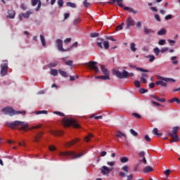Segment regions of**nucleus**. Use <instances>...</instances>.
Wrapping results in <instances>:
<instances>
[{
	"label": "nucleus",
	"instance_id": "14",
	"mask_svg": "<svg viewBox=\"0 0 180 180\" xmlns=\"http://www.w3.org/2000/svg\"><path fill=\"white\" fill-rule=\"evenodd\" d=\"M37 4L38 6L36 8L37 12H38L41 8V0H32V5L33 7H35Z\"/></svg>",
	"mask_w": 180,
	"mask_h": 180
},
{
	"label": "nucleus",
	"instance_id": "12",
	"mask_svg": "<svg viewBox=\"0 0 180 180\" xmlns=\"http://www.w3.org/2000/svg\"><path fill=\"white\" fill-rule=\"evenodd\" d=\"M1 75L2 77H5L7 74H8V64L5 63V64H1Z\"/></svg>",
	"mask_w": 180,
	"mask_h": 180
},
{
	"label": "nucleus",
	"instance_id": "64",
	"mask_svg": "<svg viewBox=\"0 0 180 180\" xmlns=\"http://www.w3.org/2000/svg\"><path fill=\"white\" fill-rule=\"evenodd\" d=\"M20 8H21V9L23 10V11H26V10H27V6H25V4H21Z\"/></svg>",
	"mask_w": 180,
	"mask_h": 180
},
{
	"label": "nucleus",
	"instance_id": "53",
	"mask_svg": "<svg viewBox=\"0 0 180 180\" xmlns=\"http://www.w3.org/2000/svg\"><path fill=\"white\" fill-rule=\"evenodd\" d=\"M124 25V22L121 23V25H118V26H117V28H116V30H117V31H120V30H122V28H123Z\"/></svg>",
	"mask_w": 180,
	"mask_h": 180
},
{
	"label": "nucleus",
	"instance_id": "22",
	"mask_svg": "<svg viewBox=\"0 0 180 180\" xmlns=\"http://www.w3.org/2000/svg\"><path fill=\"white\" fill-rule=\"evenodd\" d=\"M153 171V168L151 166H146L143 167V173L148 174Z\"/></svg>",
	"mask_w": 180,
	"mask_h": 180
},
{
	"label": "nucleus",
	"instance_id": "25",
	"mask_svg": "<svg viewBox=\"0 0 180 180\" xmlns=\"http://www.w3.org/2000/svg\"><path fill=\"white\" fill-rule=\"evenodd\" d=\"M79 141V139H75V140H72V141H70V142H68V143H66V146H67V147H70V146H72L76 144Z\"/></svg>",
	"mask_w": 180,
	"mask_h": 180
},
{
	"label": "nucleus",
	"instance_id": "47",
	"mask_svg": "<svg viewBox=\"0 0 180 180\" xmlns=\"http://www.w3.org/2000/svg\"><path fill=\"white\" fill-rule=\"evenodd\" d=\"M170 174H171V169H167L165 170V175H166V178L168 179Z\"/></svg>",
	"mask_w": 180,
	"mask_h": 180
},
{
	"label": "nucleus",
	"instance_id": "48",
	"mask_svg": "<svg viewBox=\"0 0 180 180\" xmlns=\"http://www.w3.org/2000/svg\"><path fill=\"white\" fill-rule=\"evenodd\" d=\"M129 132H131V134H132L134 136H138V133L133 129H129Z\"/></svg>",
	"mask_w": 180,
	"mask_h": 180
},
{
	"label": "nucleus",
	"instance_id": "44",
	"mask_svg": "<svg viewBox=\"0 0 180 180\" xmlns=\"http://www.w3.org/2000/svg\"><path fill=\"white\" fill-rule=\"evenodd\" d=\"M41 127V124H38L29 128V130L38 129Z\"/></svg>",
	"mask_w": 180,
	"mask_h": 180
},
{
	"label": "nucleus",
	"instance_id": "62",
	"mask_svg": "<svg viewBox=\"0 0 180 180\" xmlns=\"http://www.w3.org/2000/svg\"><path fill=\"white\" fill-rule=\"evenodd\" d=\"M145 141H146L148 143L151 141V139L148 134L145 135Z\"/></svg>",
	"mask_w": 180,
	"mask_h": 180
},
{
	"label": "nucleus",
	"instance_id": "16",
	"mask_svg": "<svg viewBox=\"0 0 180 180\" xmlns=\"http://www.w3.org/2000/svg\"><path fill=\"white\" fill-rule=\"evenodd\" d=\"M44 135V132L43 131H40L39 133L37 134V135L34 136V140L33 141V142L34 143H39L40 141V139H41V137Z\"/></svg>",
	"mask_w": 180,
	"mask_h": 180
},
{
	"label": "nucleus",
	"instance_id": "11",
	"mask_svg": "<svg viewBox=\"0 0 180 180\" xmlns=\"http://www.w3.org/2000/svg\"><path fill=\"white\" fill-rule=\"evenodd\" d=\"M127 27H125V30H128L131 27H134L136 25L135 20L131 17H128L126 21Z\"/></svg>",
	"mask_w": 180,
	"mask_h": 180
},
{
	"label": "nucleus",
	"instance_id": "40",
	"mask_svg": "<svg viewBox=\"0 0 180 180\" xmlns=\"http://www.w3.org/2000/svg\"><path fill=\"white\" fill-rule=\"evenodd\" d=\"M93 137L94 135L92 134H89L88 136L85 137L86 142H89Z\"/></svg>",
	"mask_w": 180,
	"mask_h": 180
},
{
	"label": "nucleus",
	"instance_id": "4",
	"mask_svg": "<svg viewBox=\"0 0 180 180\" xmlns=\"http://www.w3.org/2000/svg\"><path fill=\"white\" fill-rule=\"evenodd\" d=\"M84 155V153H83L76 154L75 151H65L60 153V156L70 157L72 160L79 158L82 157Z\"/></svg>",
	"mask_w": 180,
	"mask_h": 180
},
{
	"label": "nucleus",
	"instance_id": "30",
	"mask_svg": "<svg viewBox=\"0 0 180 180\" xmlns=\"http://www.w3.org/2000/svg\"><path fill=\"white\" fill-rule=\"evenodd\" d=\"M80 23H81V18L80 17H77L73 21V24L75 26L77 25H79Z\"/></svg>",
	"mask_w": 180,
	"mask_h": 180
},
{
	"label": "nucleus",
	"instance_id": "37",
	"mask_svg": "<svg viewBox=\"0 0 180 180\" xmlns=\"http://www.w3.org/2000/svg\"><path fill=\"white\" fill-rule=\"evenodd\" d=\"M40 39H41L42 46H46V40H45L44 37L42 34H41V36H40Z\"/></svg>",
	"mask_w": 180,
	"mask_h": 180
},
{
	"label": "nucleus",
	"instance_id": "27",
	"mask_svg": "<svg viewBox=\"0 0 180 180\" xmlns=\"http://www.w3.org/2000/svg\"><path fill=\"white\" fill-rule=\"evenodd\" d=\"M152 133H153V134L158 137H160L162 135V133H158V128H153V130H152Z\"/></svg>",
	"mask_w": 180,
	"mask_h": 180
},
{
	"label": "nucleus",
	"instance_id": "51",
	"mask_svg": "<svg viewBox=\"0 0 180 180\" xmlns=\"http://www.w3.org/2000/svg\"><path fill=\"white\" fill-rule=\"evenodd\" d=\"M165 43H166L165 39H160L159 40V42H158V44H159V46H164Z\"/></svg>",
	"mask_w": 180,
	"mask_h": 180
},
{
	"label": "nucleus",
	"instance_id": "9",
	"mask_svg": "<svg viewBox=\"0 0 180 180\" xmlns=\"http://www.w3.org/2000/svg\"><path fill=\"white\" fill-rule=\"evenodd\" d=\"M63 40L60 39H56V44H57V48L58 50L60 52H68L70 51L71 50V48H68L67 49H63Z\"/></svg>",
	"mask_w": 180,
	"mask_h": 180
},
{
	"label": "nucleus",
	"instance_id": "45",
	"mask_svg": "<svg viewBox=\"0 0 180 180\" xmlns=\"http://www.w3.org/2000/svg\"><path fill=\"white\" fill-rule=\"evenodd\" d=\"M153 52L155 53V54H156V56H159L160 50L159 49L158 47H156L155 49H153Z\"/></svg>",
	"mask_w": 180,
	"mask_h": 180
},
{
	"label": "nucleus",
	"instance_id": "63",
	"mask_svg": "<svg viewBox=\"0 0 180 180\" xmlns=\"http://www.w3.org/2000/svg\"><path fill=\"white\" fill-rule=\"evenodd\" d=\"M72 41V38H67L66 39H65L64 42L65 44H68L71 42Z\"/></svg>",
	"mask_w": 180,
	"mask_h": 180
},
{
	"label": "nucleus",
	"instance_id": "46",
	"mask_svg": "<svg viewBox=\"0 0 180 180\" xmlns=\"http://www.w3.org/2000/svg\"><path fill=\"white\" fill-rule=\"evenodd\" d=\"M148 91V90L146 89H143V88L139 89V93L141 94H144L147 93Z\"/></svg>",
	"mask_w": 180,
	"mask_h": 180
},
{
	"label": "nucleus",
	"instance_id": "58",
	"mask_svg": "<svg viewBox=\"0 0 180 180\" xmlns=\"http://www.w3.org/2000/svg\"><path fill=\"white\" fill-rule=\"evenodd\" d=\"M132 115L134 117H135L136 119H141V116L140 114L137 113V112H134L132 113Z\"/></svg>",
	"mask_w": 180,
	"mask_h": 180
},
{
	"label": "nucleus",
	"instance_id": "21",
	"mask_svg": "<svg viewBox=\"0 0 180 180\" xmlns=\"http://www.w3.org/2000/svg\"><path fill=\"white\" fill-rule=\"evenodd\" d=\"M150 97L152 98L155 99L156 101H158L160 103H165V101H166L165 98H160L155 95H152V96H150Z\"/></svg>",
	"mask_w": 180,
	"mask_h": 180
},
{
	"label": "nucleus",
	"instance_id": "57",
	"mask_svg": "<svg viewBox=\"0 0 180 180\" xmlns=\"http://www.w3.org/2000/svg\"><path fill=\"white\" fill-rule=\"evenodd\" d=\"M105 39L107 40H110V41H114V42L116 41V39H115L112 36H107V37H105Z\"/></svg>",
	"mask_w": 180,
	"mask_h": 180
},
{
	"label": "nucleus",
	"instance_id": "55",
	"mask_svg": "<svg viewBox=\"0 0 180 180\" xmlns=\"http://www.w3.org/2000/svg\"><path fill=\"white\" fill-rule=\"evenodd\" d=\"M115 161H108V162H107V165H108V166H110V167H114L115 166Z\"/></svg>",
	"mask_w": 180,
	"mask_h": 180
},
{
	"label": "nucleus",
	"instance_id": "7",
	"mask_svg": "<svg viewBox=\"0 0 180 180\" xmlns=\"http://www.w3.org/2000/svg\"><path fill=\"white\" fill-rule=\"evenodd\" d=\"M2 112L5 113V115H9L11 117L13 116V115H20V114H22V113H26L25 111H15L14 109H13V108L11 107H6L2 109Z\"/></svg>",
	"mask_w": 180,
	"mask_h": 180
},
{
	"label": "nucleus",
	"instance_id": "35",
	"mask_svg": "<svg viewBox=\"0 0 180 180\" xmlns=\"http://www.w3.org/2000/svg\"><path fill=\"white\" fill-rule=\"evenodd\" d=\"M98 40L101 41V42L98 41L97 42V46H98L99 49H103V46L102 45L103 42L104 41L103 39H98Z\"/></svg>",
	"mask_w": 180,
	"mask_h": 180
},
{
	"label": "nucleus",
	"instance_id": "56",
	"mask_svg": "<svg viewBox=\"0 0 180 180\" xmlns=\"http://www.w3.org/2000/svg\"><path fill=\"white\" fill-rule=\"evenodd\" d=\"M136 70L138 71H141L142 72H148V70H146V69H143V68H136Z\"/></svg>",
	"mask_w": 180,
	"mask_h": 180
},
{
	"label": "nucleus",
	"instance_id": "38",
	"mask_svg": "<svg viewBox=\"0 0 180 180\" xmlns=\"http://www.w3.org/2000/svg\"><path fill=\"white\" fill-rule=\"evenodd\" d=\"M136 50V44L134 43H131V51L135 53Z\"/></svg>",
	"mask_w": 180,
	"mask_h": 180
},
{
	"label": "nucleus",
	"instance_id": "28",
	"mask_svg": "<svg viewBox=\"0 0 180 180\" xmlns=\"http://www.w3.org/2000/svg\"><path fill=\"white\" fill-rule=\"evenodd\" d=\"M169 103H176L177 104H180V100L177 97H174L173 98L169 100Z\"/></svg>",
	"mask_w": 180,
	"mask_h": 180
},
{
	"label": "nucleus",
	"instance_id": "18",
	"mask_svg": "<svg viewBox=\"0 0 180 180\" xmlns=\"http://www.w3.org/2000/svg\"><path fill=\"white\" fill-rule=\"evenodd\" d=\"M50 133L53 136H62L63 135V131L62 130H51Z\"/></svg>",
	"mask_w": 180,
	"mask_h": 180
},
{
	"label": "nucleus",
	"instance_id": "1",
	"mask_svg": "<svg viewBox=\"0 0 180 180\" xmlns=\"http://www.w3.org/2000/svg\"><path fill=\"white\" fill-rule=\"evenodd\" d=\"M6 126L12 129H16L19 127V131H26L29 127L28 123L18 120L12 122H6Z\"/></svg>",
	"mask_w": 180,
	"mask_h": 180
},
{
	"label": "nucleus",
	"instance_id": "49",
	"mask_svg": "<svg viewBox=\"0 0 180 180\" xmlns=\"http://www.w3.org/2000/svg\"><path fill=\"white\" fill-rule=\"evenodd\" d=\"M47 113H48L47 110H39V111H37L36 112L37 115H41V114L47 115Z\"/></svg>",
	"mask_w": 180,
	"mask_h": 180
},
{
	"label": "nucleus",
	"instance_id": "10",
	"mask_svg": "<svg viewBox=\"0 0 180 180\" xmlns=\"http://www.w3.org/2000/svg\"><path fill=\"white\" fill-rule=\"evenodd\" d=\"M96 64H97L96 62L92 61V60L89 61V63H86V65L88 67H89L92 70H94L96 74H98V73H100V70L97 66H96Z\"/></svg>",
	"mask_w": 180,
	"mask_h": 180
},
{
	"label": "nucleus",
	"instance_id": "6",
	"mask_svg": "<svg viewBox=\"0 0 180 180\" xmlns=\"http://www.w3.org/2000/svg\"><path fill=\"white\" fill-rule=\"evenodd\" d=\"M113 75H116L118 78L122 79H127L129 77V76L134 77V74L133 72L129 73L127 70H123L122 72H121L119 70H114Z\"/></svg>",
	"mask_w": 180,
	"mask_h": 180
},
{
	"label": "nucleus",
	"instance_id": "3",
	"mask_svg": "<svg viewBox=\"0 0 180 180\" xmlns=\"http://www.w3.org/2000/svg\"><path fill=\"white\" fill-rule=\"evenodd\" d=\"M115 3H117L118 6H120V8H124V11H129V13H134V14H137L138 11L134 10L131 8L127 7V6H124L123 5V0H110V1L109 2V4L113 5Z\"/></svg>",
	"mask_w": 180,
	"mask_h": 180
},
{
	"label": "nucleus",
	"instance_id": "36",
	"mask_svg": "<svg viewBox=\"0 0 180 180\" xmlns=\"http://www.w3.org/2000/svg\"><path fill=\"white\" fill-rule=\"evenodd\" d=\"M177 57L176 56H172V58H170V60H172L173 62H172V63H173V65H177L179 61L178 60H176Z\"/></svg>",
	"mask_w": 180,
	"mask_h": 180
},
{
	"label": "nucleus",
	"instance_id": "5",
	"mask_svg": "<svg viewBox=\"0 0 180 180\" xmlns=\"http://www.w3.org/2000/svg\"><path fill=\"white\" fill-rule=\"evenodd\" d=\"M63 125L66 127L73 126L76 129H79L80 125L77 123V121L73 118H64L63 120Z\"/></svg>",
	"mask_w": 180,
	"mask_h": 180
},
{
	"label": "nucleus",
	"instance_id": "52",
	"mask_svg": "<svg viewBox=\"0 0 180 180\" xmlns=\"http://www.w3.org/2000/svg\"><path fill=\"white\" fill-rule=\"evenodd\" d=\"M134 84L135 85V87H136V88H140V86H141V83L138 80H135V82H134Z\"/></svg>",
	"mask_w": 180,
	"mask_h": 180
},
{
	"label": "nucleus",
	"instance_id": "23",
	"mask_svg": "<svg viewBox=\"0 0 180 180\" xmlns=\"http://www.w3.org/2000/svg\"><path fill=\"white\" fill-rule=\"evenodd\" d=\"M148 78L147 74L142 73L141 76V81L143 82V84H147V79Z\"/></svg>",
	"mask_w": 180,
	"mask_h": 180
},
{
	"label": "nucleus",
	"instance_id": "59",
	"mask_svg": "<svg viewBox=\"0 0 180 180\" xmlns=\"http://www.w3.org/2000/svg\"><path fill=\"white\" fill-rule=\"evenodd\" d=\"M84 6L85 8H89L91 4H90V3L87 2V0H84Z\"/></svg>",
	"mask_w": 180,
	"mask_h": 180
},
{
	"label": "nucleus",
	"instance_id": "17",
	"mask_svg": "<svg viewBox=\"0 0 180 180\" xmlns=\"http://www.w3.org/2000/svg\"><path fill=\"white\" fill-rule=\"evenodd\" d=\"M155 84L156 86L160 85V86L162 87H167V81L163 79H159L158 81L156 82Z\"/></svg>",
	"mask_w": 180,
	"mask_h": 180
},
{
	"label": "nucleus",
	"instance_id": "34",
	"mask_svg": "<svg viewBox=\"0 0 180 180\" xmlns=\"http://www.w3.org/2000/svg\"><path fill=\"white\" fill-rule=\"evenodd\" d=\"M32 14V12L31 11H27L25 13H22V16L25 18H29L30 15Z\"/></svg>",
	"mask_w": 180,
	"mask_h": 180
},
{
	"label": "nucleus",
	"instance_id": "20",
	"mask_svg": "<svg viewBox=\"0 0 180 180\" xmlns=\"http://www.w3.org/2000/svg\"><path fill=\"white\" fill-rule=\"evenodd\" d=\"M8 15H7V18H9V19H14L15 17V11H13V10H9L8 12Z\"/></svg>",
	"mask_w": 180,
	"mask_h": 180
},
{
	"label": "nucleus",
	"instance_id": "50",
	"mask_svg": "<svg viewBox=\"0 0 180 180\" xmlns=\"http://www.w3.org/2000/svg\"><path fill=\"white\" fill-rule=\"evenodd\" d=\"M122 171H124L125 172H129V167L128 165L122 166Z\"/></svg>",
	"mask_w": 180,
	"mask_h": 180
},
{
	"label": "nucleus",
	"instance_id": "15",
	"mask_svg": "<svg viewBox=\"0 0 180 180\" xmlns=\"http://www.w3.org/2000/svg\"><path fill=\"white\" fill-rule=\"evenodd\" d=\"M156 78H158V80H163V81L167 82H172V83H175L176 82V80L174 79L163 77L160 75H158V77H156Z\"/></svg>",
	"mask_w": 180,
	"mask_h": 180
},
{
	"label": "nucleus",
	"instance_id": "29",
	"mask_svg": "<svg viewBox=\"0 0 180 180\" xmlns=\"http://www.w3.org/2000/svg\"><path fill=\"white\" fill-rule=\"evenodd\" d=\"M58 65V62L55 60V61H53L51 63H50L49 65H48V67L49 68H56L57 65Z\"/></svg>",
	"mask_w": 180,
	"mask_h": 180
},
{
	"label": "nucleus",
	"instance_id": "42",
	"mask_svg": "<svg viewBox=\"0 0 180 180\" xmlns=\"http://www.w3.org/2000/svg\"><path fill=\"white\" fill-rule=\"evenodd\" d=\"M148 58H149V62L153 63L155 60V57L153 55L148 56Z\"/></svg>",
	"mask_w": 180,
	"mask_h": 180
},
{
	"label": "nucleus",
	"instance_id": "8",
	"mask_svg": "<svg viewBox=\"0 0 180 180\" xmlns=\"http://www.w3.org/2000/svg\"><path fill=\"white\" fill-rule=\"evenodd\" d=\"M101 71L103 73L104 75H101V76H96V79H99L101 80H110V72L109 71L105 68V66L103 65H101Z\"/></svg>",
	"mask_w": 180,
	"mask_h": 180
},
{
	"label": "nucleus",
	"instance_id": "13",
	"mask_svg": "<svg viewBox=\"0 0 180 180\" xmlns=\"http://www.w3.org/2000/svg\"><path fill=\"white\" fill-rule=\"evenodd\" d=\"M112 169H113V167L112 168H110V167H108L107 166H103L101 167V174L103 175H108L112 172Z\"/></svg>",
	"mask_w": 180,
	"mask_h": 180
},
{
	"label": "nucleus",
	"instance_id": "2",
	"mask_svg": "<svg viewBox=\"0 0 180 180\" xmlns=\"http://www.w3.org/2000/svg\"><path fill=\"white\" fill-rule=\"evenodd\" d=\"M179 131V127L175 126L172 128V131H167V136H170V143H176L179 141V136L178 132Z\"/></svg>",
	"mask_w": 180,
	"mask_h": 180
},
{
	"label": "nucleus",
	"instance_id": "43",
	"mask_svg": "<svg viewBox=\"0 0 180 180\" xmlns=\"http://www.w3.org/2000/svg\"><path fill=\"white\" fill-rule=\"evenodd\" d=\"M53 113L55 115H57L60 116V117H65V114L63 112H62L54 111Z\"/></svg>",
	"mask_w": 180,
	"mask_h": 180
},
{
	"label": "nucleus",
	"instance_id": "33",
	"mask_svg": "<svg viewBox=\"0 0 180 180\" xmlns=\"http://www.w3.org/2000/svg\"><path fill=\"white\" fill-rule=\"evenodd\" d=\"M51 75L54 76V77L58 76V70H56V69H51Z\"/></svg>",
	"mask_w": 180,
	"mask_h": 180
},
{
	"label": "nucleus",
	"instance_id": "24",
	"mask_svg": "<svg viewBox=\"0 0 180 180\" xmlns=\"http://www.w3.org/2000/svg\"><path fill=\"white\" fill-rule=\"evenodd\" d=\"M143 30H144L145 34H146V35H149V34H151L154 33L153 30L148 29L146 27H143Z\"/></svg>",
	"mask_w": 180,
	"mask_h": 180
},
{
	"label": "nucleus",
	"instance_id": "41",
	"mask_svg": "<svg viewBox=\"0 0 180 180\" xmlns=\"http://www.w3.org/2000/svg\"><path fill=\"white\" fill-rule=\"evenodd\" d=\"M67 6L72 8H76V4L72 2H67Z\"/></svg>",
	"mask_w": 180,
	"mask_h": 180
},
{
	"label": "nucleus",
	"instance_id": "32",
	"mask_svg": "<svg viewBox=\"0 0 180 180\" xmlns=\"http://www.w3.org/2000/svg\"><path fill=\"white\" fill-rule=\"evenodd\" d=\"M59 73L63 77H68V74L65 71H63L62 70H59Z\"/></svg>",
	"mask_w": 180,
	"mask_h": 180
},
{
	"label": "nucleus",
	"instance_id": "31",
	"mask_svg": "<svg viewBox=\"0 0 180 180\" xmlns=\"http://www.w3.org/2000/svg\"><path fill=\"white\" fill-rule=\"evenodd\" d=\"M120 162H121V163H127L129 162V158L126 156L121 157V158H120Z\"/></svg>",
	"mask_w": 180,
	"mask_h": 180
},
{
	"label": "nucleus",
	"instance_id": "61",
	"mask_svg": "<svg viewBox=\"0 0 180 180\" xmlns=\"http://www.w3.org/2000/svg\"><path fill=\"white\" fill-rule=\"evenodd\" d=\"M172 19V15L169 14L167 15H166V17H165V20H170Z\"/></svg>",
	"mask_w": 180,
	"mask_h": 180
},
{
	"label": "nucleus",
	"instance_id": "19",
	"mask_svg": "<svg viewBox=\"0 0 180 180\" xmlns=\"http://www.w3.org/2000/svg\"><path fill=\"white\" fill-rule=\"evenodd\" d=\"M116 137L120 138V139H122V137H124L125 139H127V138L126 134L123 133L120 130L117 131Z\"/></svg>",
	"mask_w": 180,
	"mask_h": 180
},
{
	"label": "nucleus",
	"instance_id": "26",
	"mask_svg": "<svg viewBox=\"0 0 180 180\" xmlns=\"http://www.w3.org/2000/svg\"><path fill=\"white\" fill-rule=\"evenodd\" d=\"M167 34V30L165 28H162L160 30L158 31V35L165 36Z\"/></svg>",
	"mask_w": 180,
	"mask_h": 180
},
{
	"label": "nucleus",
	"instance_id": "54",
	"mask_svg": "<svg viewBox=\"0 0 180 180\" xmlns=\"http://www.w3.org/2000/svg\"><path fill=\"white\" fill-rule=\"evenodd\" d=\"M99 37V34L98 32H93L91 34V38H96Z\"/></svg>",
	"mask_w": 180,
	"mask_h": 180
},
{
	"label": "nucleus",
	"instance_id": "39",
	"mask_svg": "<svg viewBox=\"0 0 180 180\" xmlns=\"http://www.w3.org/2000/svg\"><path fill=\"white\" fill-rule=\"evenodd\" d=\"M103 46H104V49L105 50H108L110 48V44H109V42L108 41H103Z\"/></svg>",
	"mask_w": 180,
	"mask_h": 180
},
{
	"label": "nucleus",
	"instance_id": "60",
	"mask_svg": "<svg viewBox=\"0 0 180 180\" xmlns=\"http://www.w3.org/2000/svg\"><path fill=\"white\" fill-rule=\"evenodd\" d=\"M58 5L59 8H62L63 6V0H58Z\"/></svg>",
	"mask_w": 180,
	"mask_h": 180
}]
</instances>
